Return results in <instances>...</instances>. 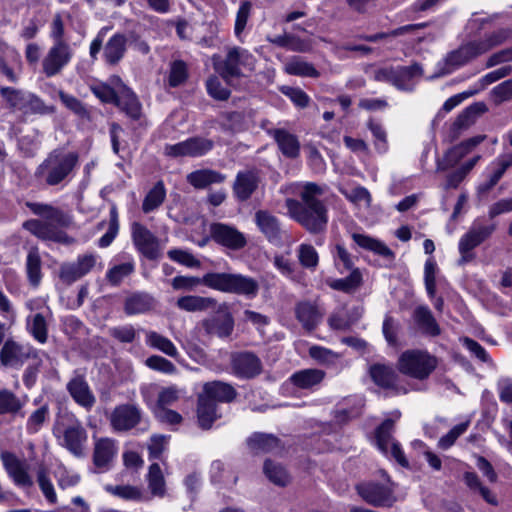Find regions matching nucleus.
<instances>
[{
	"label": "nucleus",
	"mask_w": 512,
	"mask_h": 512,
	"mask_svg": "<svg viewBox=\"0 0 512 512\" xmlns=\"http://www.w3.org/2000/svg\"><path fill=\"white\" fill-rule=\"evenodd\" d=\"M492 20V17L476 16L469 19L467 30L471 35H474V38L447 55L445 59L447 66L446 73H451L511 39L512 29L507 27L485 32L483 35L477 37L476 35L484 30Z\"/></svg>",
	"instance_id": "obj_1"
},
{
	"label": "nucleus",
	"mask_w": 512,
	"mask_h": 512,
	"mask_svg": "<svg viewBox=\"0 0 512 512\" xmlns=\"http://www.w3.org/2000/svg\"><path fill=\"white\" fill-rule=\"evenodd\" d=\"M291 188L301 198V202L286 199L288 215L312 234L323 232L328 222L327 209L319 199L324 193L323 188L311 182L294 184Z\"/></svg>",
	"instance_id": "obj_2"
},
{
	"label": "nucleus",
	"mask_w": 512,
	"mask_h": 512,
	"mask_svg": "<svg viewBox=\"0 0 512 512\" xmlns=\"http://www.w3.org/2000/svg\"><path fill=\"white\" fill-rule=\"evenodd\" d=\"M201 284L213 290L242 295L248 299L255 298L260 288L256 279L239 273L209 272L202 278L179 275L171 280L172 288L177 291L193 292Z\"/></svg>",
	"instance_id": "obj_3"
},
{
	"label": "nucleus",
	"mask_w": 512,
	"mask_h": 512,
	"mask_svg": "<svg viewBox=\"0 0 512 512\" xmlns=\"http://www.w3.org/2000/svg\"><path fill=\"white\" fill-rule=\"evenodd\" d=\"M30 211L41 219H29L23 223V228L42 241L69 245L74 242L65 231L72 219L58 207L39 202H27Z\"/></svg>",
	"instance_id": "obj_4"
},
{
	"label": "nucleus",
	"mask_w": 512,
	"mask_h": 512,
	"mask_svg": "<svg viewBox=\"0 0 512 512\" xmlns=\"http://www.w3.org/2000/svg\"><path fill=\"white\" fill-rule=\"evenodd\" d=\"M78 161L77 153L55 149L38 165L35 177L47 186L63 185L70 180Z\"/></svg>",
	"instance_id": "obj_5"
},
{
	"label": "nucleus",
	"mask_w": 512,
	"mask_h": 512,
	"mask_svg": "<svg viewBox=\"0 0 512 512\" xmlns=\"http://www.w3.org/2000/svg\"><path fill=\"white\" fill-rule=\"evenodd\" d=\"M215 70L228 82L232 79L247 76L255 68L256 59L247 50L241 47L228 49L226 57L220 59L213 57Z\"/></svg>",
	"instance_id": "obj_6"
},
{
	"label": "nucleus",
	"mask_w": 512,
	"mask_h": 512,
	"mask_svg": "<svg viewBox=\"0 0 512 512\" xmlns=\"http://www.w3.org/2000/svg\"><path fill=\"white\" fill-rule=\"evenodd\" d=\"M53 434L60 445L72 454L75 456L82 455L83 445L87 440V432L74 415H67L65 419L58 420L53 428Z\"/></svg>",
	"instance_id": "obj_7"
},
{
	"label": "nucleus",
	"mask_w": 512,
	"mask_h": 512,
	"mask_svg": "<svg viewBox=\"0 0 512 512\" xmlns=\"http://www.w3.org/2000/svg\"><path fill=\"white\" fill-rule=\"evenodd\" d=\"M436 358L423 350H407L398 359V370L418 380L426 379L436 368Z\"/></svg>",
	"instance_id": "obj_8"
},
{
	"label": "nucleus",
	"mask_w": 512,
	"mask_h": 512,
	"mask_svg": "<svg viewBox=\"0 0 512 512\" xmlns=\"http://www.w3.org/2000/svg\"><path fill=\"white\" fill-rule=\"evenodd\" d=\"M495 229V224H486L481 218L475 219L469 230L459 240V263L465 264L472 261L475 257L473 250L488 239Z\"/></svg>",
	"instance_id": "obj_9"
},
{
	"label": "nucleus",
	"mask_w": 512,
	"mask_h": 512,
	"mask_svg": "<svg viewBox=\"0 0 512 512\" xmlns=\"http://www.w3.org/2000/svg\"><path fill=\"white\" fill-rule=\"evenodd\" d=\"M103 263L97 253H84L78 255L75 261L63 263L59 276L67 284H72L93 271H101Z\"/></svg>",
	"instance_id": "obj_10"
},
{
	"label": "nucleus",
	"mask_w": 512,
	"mask_h": 512,
	"mask_svg": "<svg viewBox=\"0 0 512 512\" xmlns=\"http://www.w3.org/2000/svg\"><path fill=\"white\" fill-rule=\"evenodd\" d=\"M395 421L393 419L385 420L376 430V444L379 450L386 456H391L403 467L408 466V460L400 446L393 438Z\"/></svg>",
	"instance_id": "obj_11"
},
{
	"label": "nucleus",
	"mask_w": 512,
	"mask_h": 512,
	"mask_svg": "<svg viewBox=\"0 0 512 512\" xmlns=\"http://www.w3.org/2000/svg\"><path fill=\"white\" fill-rule=\"evenodd\" d=\"M119 452V443L110 437H93L92 460L100 472L111 469Z\"/></svg>",
	"instance_id": "obj_12"
},
{
	"label": "nucleus",
	"mask_w": 512,
	"mask_h": 512,
	"mask_svg": "<svg viewBox=\"0 0 512 512\" xmlns=\"http://www.w3.org/2000/svg\"><path fill=\"white\" fill-rule=\"evenodd\" d=\"M131 237L136 249L146 258L154 260L160 256V240L143 224L132 223Z\"/></svg>",
	"instance_id": "obj_13"
},
{
	"label": "nucleus",
	"mask_w": 512,
	"mask_h": 512,
	"mask_svg": "<svg viewBox=\"0 0 512 512\" xmlns=\"http://www.w3.org/2000/svg\"><path fill=\"white\" fill-rule=\"evenodd\" d=\"M73 51L67 42L53 43L43 59V72L52 77L58 74L72 59Z\"/></svg>",
	"instance_id": "obj_14"
},
{
	"label": "nucleus",
	"mask_w": 512,
	"mask_h": 512,
	"mask_svg": "<svg viewBox=\"0 0 512 512\" xmlns=\"http://www.w3.org/2000/svg\"><path fill=\"white\" fill-rule=\"evenodd\" d=\"M213 147L209 139L194 137L176 144H167L164 147V154L169 157H198Z\"/></svg>",
	"instance_id": "obj_15"
},
{
	"label": "nucleus",
	"mask_w": 512,
	"mask_h": 512,
	"mask_svg": "<svg viewBox=\"0 0 512 512\" xmlns=\"http://www.w3.org/2000/svg\"><path fill=\"white\" fill-rule=\"evenodd\" d=\"M356 488L365 502L376 507H390L396 500L392 489L386 485L368 482L361 483Z\"/></svg>",
	"instance_id": "obj_16"
},
{
	"label": "nucleus",
	"mask_w": 512,
	"mask_h": 512,
	"mask_svg": "<svg viewBox=\"0 0 512 512\" xmlns=\"http://www.w3.org/2000/svg\"><path fill=\"white\" fill-rule=\"evenodd\" d=\"M141 420V410L132 404L116 406L110 414L109 421L116 432H124L134 428Z\"/></svg>",
	"instance_id": "obj_17"
},
{
	"label": "nucleus",
	"mask_w": 512,
	"mask_h": 512,
	"mask_svg": "<svg viewBox=\"0 0 512 512\" xmlns=\"http://www.w3.org/2000/svg\"><path fill=\"white\" fill-rule=\"evenodd\" d=\"M1 460L8 476L16 486L23 489H29L33 486V479L28 472V467L13 453L2 452Z\"/></svg>",
	"instance_id": "obj_18"
},
{
	"label": "nucleus",
	"mask_w": 512,
	"mask_h": 512,
	"mask_svg": "<svg viewBox=\"0 0 512 512\" xmlns=\"http://www.w3.org/2000/svg\"><path fill=\"white\" fill-rule=\"evenodd\" d=\"M210 234L216 243L231 250H240L247 243L246 237L242 232L238 231L233 226L223 223L212 224Z\"/></svg>",
	"instance_id": "obj_19"
},
{
	"label": "nucleus",
	"mask_w": 512,
	"mask_h": 512,
	"mask_svg": "<svg viewBox=\"0 0 512 512\" xmlns=\"http://www.w3.org/2000/svg\"><path fill=\"white\" fill-rule=\"evenodd\" d=\"M66 389L71 398L85 410L89 411L95 405L96 397L83 375L75 374L68 381Z\"/></svg>",
	"instance_id": "obj_20"
},
{
	"label": "nucleus",
	"mask_w": 512,
	"mask_h": 512,
	"mask_svg": "<svg viewBox=\"0 0 512 512\" xmlns=\"http://www.w3.org/2000/svg\"><path fill=\"white\" fill-rule=\"evenodd\" d=\"M231 368L233 373L241 378H253L261 373V360L253 353L240 352L231 357Z\"/></svg>",
	"instance_id": "obj_21"
},
{
	"label": "nucleus",
	"mask_w": 512,
	"mask_h": 512,
	"mask_svg": "<svg viewBox=\"0 0 512 512\" xmlns=\"http://www.w3.org/2000/svg\"><path fill=\"white\" fill-rule=\"evenodd\" d=\"M370 375L374 383L384 389L395 391L396 394L406 393L401 379L393 367L385 364H375L370 368Z\"/></svg>",
	"instance_id": "obj_22"
},
{
	"label": "nucleus",
	"mask_w": 512,
	"mask_h": 512,
	"mask_svg": "<svg viewBox=\"0 0 512 512\" xmlns=\"http://www.w3.org/2000/svg\"><path fill=\"white\" fill-rule=\"evenodd\" d=\"M485 136H475L449 149L442 161L438 163V170L444 171L457 165L464 157L470 154L478 146Z\"/></svg>",
	"instance_id": "obj_23"
},
{
	"label": "nucleus",
	"mask_w": 512,
	"mask_h": 512,
	"mask_svg": "<svg viewBox=\"0 0 512 512\" xmlns=\"http://www.w3.org/2000/svg\"><path fill=\"white\" fill-rule=\"evenodd\" d=\"M31 348L13 340H7L0 351V361L4 366H20L30 357Z\"/></svg>",
	"instance_id": "obj_24"
},
{
	"label": "nucleus",
	"mask_w": 512,
	"mask_h": 512,
	"mask_svg": "<svg viewBox=\"0 0 512 512\" xmlns=\"http://www.w3.org/2000/svg\"><path fill=\"white\" fill-rule=\"evenodd\" d=\"M154 389V386H146L141 388V394L144 398V401L148 405L152 406V410L166 408V406L173 405L178 401L180 397V391L176 386L165 387L158 392L157 403L153 404L149 397V393Z\"/></svg>",
	"instance_id": "obj_25"
},
{
	"label": "nucleus",
	"mask_w": 512,
	"mask_h": 512,
	"mask_svg": "<svg viewBox=\"0 0 512 512\" xmlns=\"http://www.w3.org/2000/svg\"><path fill=\"white\" fill-rule=\"evenodd\" d=\"M259 176L255 171H244L237 174L234 193L240 200H247L257 189Z\"/></svg>",
	"instance_id": "obj_26"
},
{
	"label": "nucleus",
	"mask_w": 512,
	"mask_h": 512,
	"mask_svg": "<svg viewBox=\"0 0 512 512\" xmlns=\"http://www.w3.org/2000/svg\"><path fill=\"white\" fill-rule=\"evenodd\" d=\"M126 37L123 34H114L105 44L103 50V57L107 64H118L126 52Z\"/></svg>",
	"instance_id": "obj_27"
},
{
	"label": "nucleus",
	"mask_w": 512,
	"mask_h": 512,
	"mask_svg": "<svg viewBox=\"0 0 512 512\" xmlns=\"http://www.w3.org/2000/svg\"><path fill=\"white\" fill-rule=\"evenodd\" d=\"M216 299L199 295L181 296L176 301V306L186 312H202L215 308Z\"/></svg>",
	"instance_id": "obj_28"
},
{
	"label": "nucleus",
	"mask_w": 512,
	"mask_h": 512,
	"mask_svg": "<svg viewBox=\"0 0 512 512\" xmlns=\"http://www.w3.org/2000/svg\"><path fill=\"white\" fill-rule=\"evenodd\" d=\"M202 396H207L210 401L217 402H230L236 396L235 389L224 382L214 381L206 383L203 387Z\"/></svg>",
	"instance_id": "obj_29"
},
{
	"label": "nucleus",
	"mask_w": 512,
	"mask_h": 512,
	"mask_svg": "<svg viewBox=\"0 0 512 512\" xmlns=\"http://www.w3.org/2000/svg\"><path fill=\"white\" fill-rule=\"evenodd\" d=\"M203 326L210 334L219 337H228L234 328V320L230 313L226 312L222 316H216L203 322Z\"/></svg>",
	"instance_id": "obj_30"
},
{
	"label": "nucleus",
	"mask_w": 512,
	"mask_h": 512,
	"mask_svg": "<svg viewBox=\"0 0 512 512\" xmlns=\"http://www.w3.org/2000/svg\"><path fill=\"white\" fill-rule=\"evenodd\" d=\"M353 241L361 248L374 252L384 258L391 259L394 254L383 242L369 235L361 233L352 234Z\"/></svg>",
	"instance_id": "obj_31"
},
{
	"label": "nucleus",
	"mask_w": 512,
	"mask_h": 512,
	"mask_svg": "<svg viewBox=\"0 0 512 512\" xmlns=\"http://www.w3.org/2000/svg\"><path fill=\"white\" fill-rule=\"evenodd\" d=\"M325 373L320 369H303L294 373L290 380L300 389H310L324 379Z\"/></svg>",
	"instance_id": "obj_32"
},
{
	"label": "nucleus",
	"mask_w": 512,
	"mask_h": 512,
	"mask_svg": "<svg viewBox=\"0 0 512 512\" xmlns=\"http://www.w3.org/2000/svg\"><path fill=\"white\" fill-rule=\"evenodd\" d=\"M154 299L146 293H136L125 301V312L128 315L146 313L153 309Z\"/></svg>",
	"instance_id": "obj_33"
},
{
	"label": "nucleus",
	"mask_w": 512,
	"mask_h": 512,
	"mask_svg": "<svg viewBox=\"0 0 512 512\" xmlns=\"http://www.w3.org/2000/svg\"><path fill=\"white\" fill-rule=\"evenodd\" d=\"M197 416L199 424L202 428L208 429L218 417L217 405L214 401H210L207 396L199 395Z\"/></svg>",
	"instance_id": "obj_34"
},
{
	"label": "nucleus",
	"mask_w": 512,
	"mask_h": 512,
	"mask_svg": "<svg viewBox=\"0 0 512 512\" xmlns=\"http://www.w3.org/2000/svg\"><path fill=\"white\" fill-rule=\"evenodd\" d=\"M224 180L223 174L209 169L197 170L187 176V181L198 189H203L210 184L221 183Z\"/></svg>",
	"instance_id": "obj_35"
},
{
	"label": "nucleus",
	"mask_w": 512,
	"mask_h": 512,
	"mask_svg": "<svg viewBox=\"0 0 512 512\" xmlns=\"http://www.w3.org/2000/svg\"><path fill=\"white\" fill-rule=\"evenodd\" d=\"M145 335H146L145 342L149 347L159 350L162 353H164L167 356L172 357V358H177L179 356V352H178L176 346L173 344V342L169 338H167L155 331H147L145 333Z\"/></svg>",
	"instance_id": "obj_36"
},
{
	"label": "nucleus",
	"mask_w": 512,
	"mask_h": 512,
	"mask_svg": "<svg viewBox=\"0 0 512 512\" xmlns=\"http://www.w3.org/2000/svg\"><path fill=\"white\" fill-rule=\"evenodd\" d=\"M146 480L148 489L152 496L159 498H163L165 496L166 483L159 464L153 463L149 466Z\"/></svg>",
	"instance_id": "obj_37"
},
{
	"label": "nucleus",
	"mask_w": 512,
	"mask_h": 512,
	"mask_svg": "<svg viewBox=\"0 0 512 512\" xmlns=\"http://www.w3.org/2000/svg\"><path fill=\"white\" fill-rule=\"evenodd\" d=\"M256 224L269 240H276L280 235L277 218L267 211L260 210L255 215Z\"/></svg>",
	"instance_id": "obj_38"
},
{
	"label": "nucleus",
	"mask_w": 512,
	"mask_h": 512,
	"mask_svg": "<svg viewBox=\"0 0 512 512\" xmlns=\"http://www.w3.org/2000/svg\"><path fill=\"white\" fill-rule=\"evenodd\" d=\"M296 317L305 329L312 330L320 322L322 315L314 305L303 302L296 307Z\"/></svg>",
	"instance_id": "obj_39"
},
{
	"label": "nucleus",
	"mask_w": 512,
	"mask_h": 512,
	"mask_svg": "<svg viewBox=\"0 0 512 512\" xmlns=\"http://www.w3.org/2000/svg\"><path fill=\"white\" fill-rule=\"evenodd\" d=\"M27 330L33 338L41 344L46 343L48 339V321L46 316L42 313H36L28 316Z\"/></svg>",
	"instance_id": "obj_40"
},
{
	"label": "nucleus",
	"mask_w": 512,
	"mask_h": 512,
	"mask_svg": "<svg viewBox=\"0 0 512 512\" xmlns=\"http://www.w3.org/2000/svg\"><path fill=\"white\" fill-rule=\"evenodd\" d=\"M247 444L254 453H266L277 449L279 440L271 434L255 433L247 440Z\"/></svg>",
	"instance_id": "obj_41"
},
{
	"label": "nucleus",
	"mask_w": 512,
	"mask_h": 512,
	"mask_svg": "<svg viewBox=\"0 0 512 512\" xmlns=\"http://www.w3.org/2000/svg\"><path fill=\"white\" fill-rule=\"evenodd\" d=\"M36 481L43 496L50 504L57 503V494L50 478L49 469L44 465H39L36 471Z\"/></svg>",
	"instance_id": "obj_42"
},
{
	"label": "nucleus",
	"mask_w": 512,
	"mask_h": 512,
	"mask_svg": "<svg viewBox=\"0 0 512 512\" xmlns=\"http://www.w3.org/2000/svg\"><path fill=\"white\" fill-rule=\"evenodd\" d=\"M378 81H387L397 87H401L404 82L411 79L410 70L406 66H399L396 68H384L376 73Z\"/></svg>",
	"instance_id": "obj_43"
},
{
	"label": "nucleus",
	"mask_w": 512,
	"mask_h": 512,
	"mask_svg": "<svg viewBox=\"0 0 512 512\" xmlns=\"http://www.w3.org/2000/svg\"><path fill=\"white\" fill-rule=\"evenodd\" d=\"M480 159L481 156L476 155L471 159L467 160L466 162H464L455 171L448 174L446 177V183L444 184V189L457 188L460 185V183L465 179V177L475 167V165Z\"/></svg>",
	"instance_id": "obj_44"
},
{
	"label": "nucleus",
	"mask_w": 512,
	"mask_h": 512,
	"mask_svg": "<svg viewBox=\"0 0 512 512\" xmlns=\"http://www.w3.org/2000/svg\"><path fill=\"white\" fill-rule=\"evenodd\" d=\"M274 138L279 146L282 153L290 158L298 156L300 145L297 138L283 130H276L274 132Z\"/></svg>",
	"instance_id": "obj_45"
},
{
	"label": "nucleus",
	"mask_w": 512,
	"mask_h": 512,
	"mask_svg": "<svg viewBox=\"0 0 512 512\" xmlns=\"http://www.w3.org/2000/svg\"><path fill=\"white\" fill-rule=\"evenodd\" d=\"M297 258L300 265L310 271H315L319 264V254L317 250L307 243H302L298 246Z\"/></svg>",
	"instance_id": "obj_46"
},
{
	"label": "nucleus",
	"mask_w": 512,
	"mask_h": 512,
	"mask_svg": "<svg viewBox=\"0 0 512 512\" xmlns=\"http://www.w3.org/2000/svg\"><path fill=\"white\" fill-rule=\"evenodd\" d=\"M166 190L162 181L157 182L147 193L142 203L144 213H149L157 209L165 200Z\"/></svg>",
	"instance_id": "obj_47"
},
{
	"label": "nucleus",
	"mask_w": 512,
	"mask_h": 512,
	"mask_svg": "<svg viewBox=\"0 0 512 512\" xmlns=\"http://www.w3.org/2000/svg\"><path fill=\"white\" fill-rule=\"evenodd\" d=\"M415 320L425 333L431 336L440 334V328L427 307H418L415 310Z\"/></svg>",
	"instance_id": "obj_48"
},
{
	"label": "nucleus",
	"mask_w": 512,
	"mask_h": 512,
	"mask_svg": "<svg viewBox=\"0 0 512 512\" xmlns=\"http://www.w3.org/2000/svg\"><path fill=\"white\" fill-rule=\"evenodd\" d=\"M135 270V263L133 259H128L127 261L116 264L108 269L106 273V279L112 285H118L121 281L132 274Z\"/></svg>",
	"instance_id": "obj_49"
},
{
	"label": "nucleus",
	"mask_w": 512,
	"mask_h": 512,
	"mask_svg": "<svg viewBox=\"0 0 512 512\" xmlns=\"http://www.w3.org/2000/svg\"><path fill=\"white\" fill-rule=\"evenodd\" d=\"M26 270L29 282L33 286H38L41 281V258L37 248H32L28 255L26 261Z\"/></svg>",
	"instance_id": "obj_50"
},
{
	"label": "nucleus",
	"mask_w": 512,
	"mask_h": 512,
	"mask_svg": "<svg viewBox=\"0 0 512 512\" xmlns=\"http://www.w3.org/2000/svg\"><path fill=\"white\" fill-rule=\"evenodd\" d=\"M22 401L10 390H0V415H15L22 409Z\"/></svg>",
	"instance_id": "obj_51"
},
{
	"label": "nucleus",
	"mask_w": 512,
	"mask_h": 512,
	"mask_svg": "<svg viewBox=\"0 0 512 512\" xmlns=\"http://www.w3.org/2000/svg\"><path fill=\"white\" fill-rule=\"evenodd\" d=\"M116 105L132 119H139L141 116V105L135 94L129 90H126L125 94L118 98Z\"/></svg>",
	"instance_id": "obj_52"
},
{
	"label": "nucleus",
	"mask_w": 512,
	"mask_h": 512,
	"mask_svg": "<svg viewBox=\"0 0 512 512\" xmlns=\"http://www.w3.org/2000/svg\"><path fill=\"white\" fill-rule=\"evenodd\" d=\"M340 192L358 208H368L371 204V195L364 187L357 186L351 189H340Z\"/></svg>",
	"instance_id": "obj_53"
},
{
	"label": "nucleus",
	"mask_w": 512,
	"mask_h": 512,
	"mask_svg": "<svg viewBox=\"0 0 512 512\" xmlns=\"http://www.w3.org/2000/svg\"><path fill=\"white\" fill-rule=\"evenodd\" d=\"M106 490L125 500L145 501L149 499L140 488L131 485L107 486Z\"/></svg>",
	"instance_id": "obj_54"
},
{
	"label": "nucleus",
	"mask_w": 512,
	"mask_h": 512,
	"mask_svg": "<svg viewBox=\"0 0 512 512\" xmlns=\"http://www.w3.org/2000/svg\"><path fill=\"white\" fill-rule=\"evenodd\" d=\"M285 71L290 75H297L302 77H319V72L315 67L306 61L300 59H293L285 65Z\"/></svg>",
	"instance_id": "obj_55"
},
{
	"label": "nucleus",
	"mask_w": 512,
	"mask_h": 512,
	"mask_svg": "<svg viewBox=\"0 0 512 512\" xmlns=\"http://www.w3.org/2000/svg\"><path fill=\"white\" fill-rule=\"evenodd\" d=\"M487 111V106L483 102H478L473 105H470L466 108L456 119L454 125L458 128H463L469 126L472 122H474L475 118Z\"/></svg>",
	"instance_id": "obj_56"
},
{
	"label": "nucleus",
	"mask_w": 512,
	"mask_h": 512,
	"mask_svg": "<svg viewBox=\"0 0 512 512\" xmlns=\"http://www.w3.org/2000/svg\"><path fill=\"white\" fill-rule=\"evenodd\" d=\"M264 473L271 482L279 486H285L290 481L286 470L270 460H267L264 464Z\"/></svg>",
	"instance_id": "obj_57"
},
{
	"label": "nucleus",
	"mask_w": 512,
	"mask_h": 512,
	"mask_svg": "<svg viewBox=\"0 0 512 512\" xmlns=\"http://www.w3.org/2000/svg\"><path fill=\"white\" fill-rule=\"evenodd\" d=\"M252 11V3L244 1L240 4L239 9L236 13L234 33L237 39L242 41L243 32L247 26Z\"/></svg>",
	"instance_id": "obj_58"
},
{
	"label": "nucleus",
	"mask_w": 512,
	"mask_h": 512,
	"mask_svg": "<svg viewBox=\"0 0 512 512\" xmlns=\"http://www.w3.org/2000/svg\"><path fill=\"white\" fill-rule=\"evenodd\" d=\"M167 255L172 261L188 268H199L201 265V262L187 250L171 249L167 252Z\"/></svg>",
	"instance_id": "obj_59"
},
{
	"label": "nucleus",
	"mask_w": 512,
	"mask_h": 512,
	"mask_svg": "<svg viewBox=\"0 0 512 512\" xmlns=\"http://www.w3.org/2000/svg\"><path fill=\"white\" fill-rule=\"evenodd\" d=\"M49 415V408L47 405H43L35 410L28 418L26 429L28 433H37Z\"/></svg>",
	"instance_id": "obj_60"
},
{
	"label": "nucleus",
	"mask_w": 512,
	"mask_h": 512,
	"mask_svg": "<svg viewBox=\"0 0 512 512\" xmlns=\"http://www.w3.org/2000/svg\"><path fill=\"white\" fill-rule=\"evenodd\" d=\"M119 224L118 215L115 208L110 211V220L106 233L99 239L98 246L101 248L108 247L118 234Z\"/></svg>",
	"instance_id": "obj_61"
},
{
	"label": "nucleus",
	"mask_w": 512,
	"mask_h": 512,
	"mask_svg": "<svg viewBox=\"0 0 512 512\" xmlns=\"http://www.w3.org/2000/svg\"><path fill=\"white\" fill-rule=\"evenodd\" d=\"M309 355L314 360L325 365L333 364L339 358V355L337 353L318 345H313L309 348Z\"/></svg>",
	"instance_id": "obj_62"
},
{
	"label": "nucleus",
	"mask_w": 512,
	"mask_h": 512,
	"mask_svg": "<svg viewBox=\"0 0 512 512\" xmlns=\"http://www.w3.org/2000/svg\"><path fill=\"white\" fill-rule=\"evenodd\" d=\"M206 88L208 94L219 101L227 100L230 96L228 88L222 85L220 79L217 76H211L206 82Z\"/></svg>",
	"instance_id": "obj_63"
},
{
	"label": "nucleus",
	"mask_w": 512,
	"mask_h": 512,
	"mask_svg": "<svg viewBox=\"0 0 512 512\" xmlns=\"http://www.w3.org/2000/svg\"><path fill=\"white\" fill-rule=\"evenodd\" d=\"M491 97L496 104L512 100V79L495 86L491 91Z\"/></svg>",
	"instance_id": "obj_64"
}]
</instances>
